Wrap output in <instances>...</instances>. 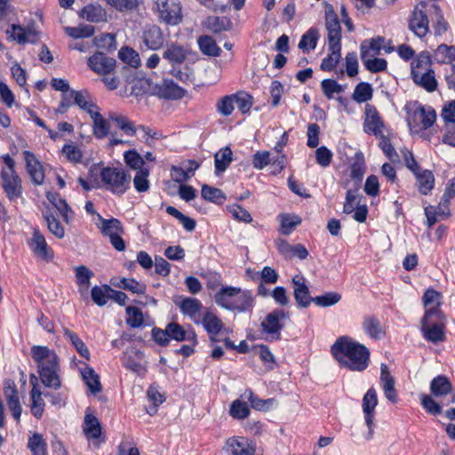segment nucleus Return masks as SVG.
Instances as JSON below:
<instances>
[{
  "label": "nucleus",
  "instance_id": "f257e3e1",
  "mask_svg": "<svg viewBox=\"0 0 455 455\" xmlns=\"http://www.w3.org/2000/svg\"><path fill=\"white\" fill-rule=\"evenodd\" d=\"M331 354L340 365L351 371H363L369 364V349L348 336L337 339L331 346Z\"/></svg>",
  "mask_w": 455,
  "mask_h": 455
},
{
  "label": "nucleus",
  "instance_id": "f03ea898",
  "mask_svg": "<svg viewBox=\"0 0 455 455\" xmlns=\"http://www.w3.org/2000/svg\"><path fill=\"white\" fill-rule=\"evenodd\" d=\"M31 356L36 363L42 383L50 388H60V366L56 352L46 346L35 345L31 347Z\"/></svg>",
  "mask_w": 455,
  "mask_h": 455
},
{
  "label": "nucleus",
  "instance_id": "7ed1b4c3",
  "mask_svg": "<svg viewBox=\"0 0 455 455\" xmlns=\"http://www.w3.org/2000/svg\"><path fill=\"white\" fill-rule=\"evenodd\" d=\"M445 327L446 318L440 308L426 310L421 320V331L426 340L435 344L444 341Z\"/></svg>",
  "mask_w": 455,
  "mask_h": 455
},
{
  "label": "nucleus",
  "instance_id": "20e7f679",
  "mask_svg": "<svg viewBox=\"0 0 455 455\" xmlns=\"http://www.w3.org/2000/svg\"><path fill=\"white\" fill-rule=\"evenodd\" d=\"M102 187L111 193L121 196L129 188L132 177L120 167H104L100 174Z\"/></svg>",
  "mask_w": 455,
  "mask_h": 455
},
{
  "label": "nucleus",
  "instance_id": "39448f33",
  "mask_svg": "<svg viewBox=\"0 0 455 455\" xmlns=\"http://www.w3.org/2000/svg\"><path fill=\"white\" fill-rule=\"evenodd\" d=\"M100 223L97 227L100 229L101 234L104 236H108L110 240L112 246L118 251L125 250V243L121 237L122 234L124 233V228L122 222L116 219H104L98 214Z\"/></svg>",
  "mask_w": 455,
  "mask_h": 455
},
{
  "label": "nucleus",
  "instance_id": "423d86ee",
  "mask_svg": "<svg viewBox=\"0 0 455 455\" xmlns=\"http://www.w3.org/2000/svg\"><path fill=\"white\" fill-rule=\"evenodd\" d=\"M156 9L161 21L177 25L182 20L181 6L177 0H156Z\"/></svg>",
  "mask_w": 455,
  "mask_h": 455
},
{
  "label": "nucleus",
  "instance_id": "0eeeda50",
  "mask_svg": "<svg viewBox=\"0 0 455 455\" xmlns=\"http://www.w3.org/2000/svg\"><path fill=\"white\" fill-rule=\"evenodd\" d=\"M430 391L433 396L443 398L441 403L443 406H449L455 402L451 383L445 376L439 375L434 378L430 383Z\"/></svg>",
  "mask_w": 455,
  "mask_h": 455
},
{
  "label": "nucleus",
  "instance_id": "6e6552de",
  "mask_svg": "<svg viewBox=\"0 0 455 455\" xmlns=\"http://www.w3.org/2000/svg\"><path fill=\"white\" fill-rule=\"evenodd\" d=\"M287 315L283 310L276 309L269 313L261 322L260 326L267 339L270 340H277L280 339V331L283 329L281 321L285 319Z\"/></svg>",
  "mask_w": 455,
  "mask_h": 455
},
{
  "label": "nucleus",
  "instance_id": "1a4fd4ad",
  "mask_svg": "<svg viewBox=\"0 0 455 455\" xmlns=\"http://www.w3.org/2000/svg\"><path fill=\"white\" fill-rule=\"evenodd\" d=\"M428 4L425 1L419 2L413 9L410 20L409 27L414 34L419 37L425 36L428 28V19L426 13V9Z\"/></svg>",
  "mask_w": 455,
  "mask_h": 455
},
{
  "label": "nucleus",
  "instance_id": "9d476101",
  "mask_svg": "<svg viewBox=\"0 0 455 455\" xmlns=\"http://www.w3.org/2000/svg\"><path fill=\"white\" fill-rule=\"evenodd\" d=\"M325 28L328 44H341V27L332 5L325 4Z\"/></svg>",
  "mask_w": 455,
  "mask_h": 455
},
{
  "label": "nucleus",
  "instance_id": "9b49d317",
  "mask_svg": "<svg viewBox=\"0 0 455 455\" xmlns=\"http://www.w3.org/2000/svg\"><path fill=\"white\" fill-rule=\"evenodd\" d=\"M377 404V392L373 387H371L366 392L363 399V411L364 413L365 423L369 428L368 433L365 435L366 440H371L373 436L374 410Z\"/></svg>",
  "mask_w": 455,
  "mask_h": 455
},
{
  "label": "nucleus",
  "instance_id": "f8f14e48",
  "mask_svg": "<svg viewBox=\"0 0 455 455\" xmlns=\"http://www.w3.org/2000/svg\"><path fill=\"white\" fill-rule=\"evenodd\" d=\"M87 64L93 72L102 76L110 75L116 68V61L115 59L97 52L88 59Z\"/></svg>",
  "mask_w": 455,
  "mask_h": 455
},
{
  "label": "nucleus",
  "instance_id": "ddd939ff",
  "mask_svg": "<svg viewBox=\"0 0 455 455\" xmlns=\"http://www.w3.org/2000/svg\"><path fill=\"white\" fill-rule=\"evenodd\" d=\"M33 253L43 260L50 261L53 258V251L48 246L43 234L38 229H34L32 237L28 241Z\"/></svg>",
  "mask_w": 455,
  "mask_h": 455
},
{
  "label": "nucleus",
  "instance_id": "4468645a",
  "mask_svg": "<svg viewBox=\"0 0 455 455\" xmlns=\"http://www.w3.org/2000/svg\"><path fill=\"white\" fill-rule=\"evenodd\" d=\"M226 449L230 455H256L255 446L243 436L228 438L226 442Z\"/></svg>",
  "mask_w": 455,
  "mask_h": 455
},
{
  "label": "nucleus",
  "instance_id": "2eb2a0df",
  "mask_svg": "<svg viewBox=\"0 0 455 455\" xmlns=\"http://www.w3.org/2000/svg\"><path fill=\"white\" fill-rule=\"evenodd\" d=\"M3 188L10 200H15L21 196V180L16 172H1Z\"/></svg>",
  "mask_w": 455,
  "mask_h": 455
},
{
  "label": "nucleus",
  "instance_id": "dca6fc26",
  "mask_svg": "<svg viewBox=\"0 0 455 455\" xmlns=\"http://www.w3.org/2000/svg\"><path fill=\"white\" fill-rule=\"evenodd\" d=\"M291 282L294 286L293 294L296 302L301 307H308L314 298L309 294L305 277L302 275H296L292 277Z\"/></svg>",
  "mask_w": 455,
  "mask_h": 455
},
{
  "label": "nucleus",
  "instance_id": "f3484780",
  "mask_svg": "<svg viewBox=\"0 0 455 455\" xmlns=\"http://www.w3.org/2000/svg\"><path fill=\"white\" fill-rule=\"evenodd\" d=\"M383 128L384 123L376 108L372 105L367 104L365 106L364 131L367 133H372L375 136H379L383 134Z\"/></svg>",
  "mask_w": 455,
  "mask_h": 455
},
{
  "label": "nucleus",
  "instance_id": "a211bd4d",
  "mask_svg": "<svg viewBox=\"0 0 455 455\" xmlns=\"http://www.w3.org/2000/svg\"><path fill=\"white\" fill-rule=\"evenodd\" d=\"M27 172L36 185H41L44 180V172L40 161L28 150L23 152Z\"/></svg>",
  "mask_w": 455,
  "mask_h": 455
},
{
  "label": "nucleus",
  "instance_id": "6ab92c4d",
  "mask_svg": "<svg viewBox=\"0 0 455 455\" xmlns=\"http://www.w3.org/2000/svg\"><path fill=\"white\" fill-rule=\"evenodd\" d=\"M190 53L188 46L172 43L167 44L163 52V58L168 60L172 66L182 64Z\"/></svg>",
  "mask_w": 455,
  "mask_h": 455
},
{
  "label": "nucleus",
  "instance_id": "aec40b11",
  "mask_svg": "<svg viewBox=\"0 0 455 455\" xmlns=\"http://www.w3.org/2000/svg\"><path fill=\"white\" fill-rule=\"evenodd\" d=\"M142 41L149 50L160 49L164 42L161 28L156 25L147 26L142 33Z\"/></svg>",
  "mask_w": 455,
  "mask_h": 455
},
{
  "label": "nucleus",
  "instance_id": "412c9836",
  "mask_svg": "<svg viewBox=\"0 0 455 455\" xmlns=\"http://www.w3.org/2000/svg\"><path fill=\"white\" fill-rule=\"evenodd\" d=\"M436 114L431 107H418L412 113V122L416 126L426 130L433 125Z\"/></svg>",
  "mask_w": 455,
  "mask_h": 455
},
{
  "label": "nucleus",
  "instance_id": "4be33fe9",
  "mask_svg": "<svg viewBox=\"0 0 455 455\" xmlns=\"http://www.w3.org/2000/svg\"><path fill=\"white\" fill-rule=\"evenodd\" d=\"M365 170V160L363 153H355L353 163L350 164V177L354 181V188H360Z\"/></svg>",
  "mask_w": 455,
  "mask_h": 455
},
{
  "label": "nucleus",
  "instance_id": "5701e85b",
  "mask_svg": "<svg viewBox=\"0 0 455 455\" xmlns=\"http://www.w3.org/2000/svg\"><path fill=\"white\" fill-rule=\"evenodd\" d=\"M380 381L384 390L385 396L392 403L397 402L396 391L395 388V379L390 374L387 366L385 363L381 364Z\"/></svg>",
  "mask_w": 455,
  "mask_h": 455
},
{
  "label": "nucleus",
  "instance_id": "b1692460",
  "mask_svg": "<svg viewBox=\"0 0 455 455\" xmlns=\"http://www.w3.org/2000/svg\"><path fill=\"white\" fill-rule=\"evenodd\" d=\"M200 323H202L204 328L211 335V340L216 342L217 339L214 336L220 333L223 328L222 321L213 313L207 311L202 320L200 319Z\"/></svg>",
  "mask_w": 455,
  "mask_h": 455
},
{
  "label": "nucleus",
  "instance_id": "393cba45",
  "mask_svg": "<svg viewBox=\"0 0 455 455\" xmlns=\"http://www.w3.org/2000/svg\"><path fill=\"white\" fill-rule=\"evenodd\" d=\"M238 293H240V288L238 287H221L215 294L214 299L219 306L229 310V305H232Z\"/></svg>",
  "mask_w": 455,
  "mask_h": 455
},
{
  "label": "nucleus",
  "instance_id": "a878e982",
  "mask_svg": "<svg viewBox=\"0 0 455 455\" xmlns=\"http://www.w3.org/2000/svg\"><path fill=\"white\" fill-rule=\"evenodd\" d=\"M158 92L161 97L165 99H180L185 94V91L181 87L168 79H164L158 85Z\"/></svg>",
  "mask_w": 455,
  "mask_h": 455
},
{
  "label": "nucleus",
  "instance_id": "bb28decb",
  "mask_svg": "<svg viewBox=\"0 0 455 455\" xmlns=\"http://www.w3.org/2000/svg\"><path fill=\"white\" fill-rule=\"evenodd\" d=\"M62 331L64 338L70 342V344L74 347L76 352L83 358L89 361L91 358L90 351L86 345L84 344V342L80 339V337L76 332L65 327H63Z\"/></svg>",
  "mask_w": 455,
  "mask_h": 455
},
{
  "label": "nucleus",
  "instance_id": "cd10ccee",
  "mask_svg": "<svg viewBox=\"0 0 455 455\" xmlns=\"http://www.w3.org/2000/svg\"><path fill=\"white\" fill-rule=\"evenodd\" d=\"M83 430L89 440H96L101 435V426L99 419L88 412L84 417Z\"/></svg>",
  "mask_w": 455,
  "mask_h": 455
},
{
  "label": "nucleus",
  "instance_id": "c85d7f7f",
  "mask_svg": "<svg viewBox=\"0 0 455 455\" xmlns=\"http://www.w3.org/2000/svg\"><path fill=\"white\" fill-rule=\"evenodd\" d=\"M70 95L74 99L75 103L90 116L99 109L87 92L71 91Z\"/></svg>",
  "mask_w": 455,
  "mask_h": 455
},
{
  "label": "nucleus",
  "instance_id": "c756f323",
  "mask_svg": "<svg viewBox=\"0 0 455 455\" xmlns=\"http://www.w3.org/2000/svg\"><path fill=\"white\" fill-rule=\"evenodd\" d=\"M46 196L49 202H51L53 206L60 212L63 220L66 223H69L73 218V212L68 205L67 202L55 192H48Z\"/></svg>",
  "mask_w": 455,
  "mask_h": 455
},
{
  "label": "nucleus",
  "instance_id": "7c9ffc66",
  "mask_svg": "<svg viewBox=\"0 0 455 455\" xmlns=\"http://www.w3.org/2000/svg\"><path fill=\"white\" fill-rule=\"evenodd\" d=\"M180 307L182 313L188 315L195 323H200L199 311L202 303L197 299L186 298L181 301Z\"/></svg>",
  "mask_w": 455,
  "mask_h": 455
},
{
  "label": "nucleus",
  "instance_id": "2f4dec72",
  "mask_svg": "<svg viewBox=\"0 0 455 455\" xmlns=\"http://www.w3.org/2000/svg\"><path fill=\"white\" fill-rule=\"evenodd\" d=\"M167 332L170 339L177 341L191 340L196 342V335L194 331H187L181 325L177 323H170L167 324Z\"/></svg>",
  "mask_w": 455,
  "mask_h": 455
},
{
  "label": "nucleus",
  "instance_id": "473e14b6",
  "mask_svg": "<svg viewBox=\"0 0 455 455\" xmlns=\"http://www.w3.org/2000/svg\"><path fill=\"white\" fill-rule=\"evenodd\" d=\"M411 76L416 84L423 87L427 92H434L437 87V82L433 70L421 73L417 71V73Z\"/></svg>",
  "mask_w": 455,
  "mask_h": 455
},
{
  "label": "nucleus",
  "instance_id": "72a5a7b5",
  "mask_svg": "<svg viewBox=\"0 0 455 455\" xmlns=\"http://www.w3.org/2000/svg\"><path fill=\"white\" fill-rule=\"evenodd\" d=\"M329 53L321 63V69L324 71L332 70L341 58V44H328Z\"/></svg>",
  "mask_w": 455,
  "mask_h": 455
},
{
  "label": "nucleus",
  "instance_id": "f704fd0d",
  "mask_svg": "<svg viewBox=\"0 0 455 455\" xmlns=\"http://www.w3.org/2000/svg\"><path fill=\"white\" fill-rule=\"evenodd\" d=\"M383 43L384 38L381 36L363 41L360 46L361 59H364L366 55H379L380 53Z\"/></svg>",
  "mask_w": 455,
  "mask_h": 455
},
{
  "label": "nucleus",
  "instance_id": "c9c22d12",
  "mask_svg": "<svg viewBox=\"0 0 455 455\" xmlns=\"http://www.w3.org/2000/svg\"><path fill=\"white\" fill-rule=\"evenodd\" d=\"M143 359V354L136 350L132 353V355H124L123 358V364L127 369L137 372L139 374L144 373L146 371V365H144L141 361Z\"/></svg>",
  "mask_w": 455,
  "mask_h": 455
},
{
  "label": "nucleus",
  "instance_id": "e433bc0d",
  "mask_svg": "<svg viewBox=\"0 0 455 455\" xmlns=\"http://www.w3.org/2000/svg\"><path fill=\"white\" fill-rule=\"evenodd\" d=\"M76 273V284L81 293L86 292L91 284V278L93 273L86 266H78L74 268Z\"/></svg>",
  "mask_w": 455,
  "mask_h": 455
},
{
  "label": "nucleus",
  "instance_id": "4c0bfd02",
  "mask_svg": "<svg viewBox=\"0 0 455 455\" xmlns=\"http://www.w3.org/2000/svg\"><path fill=\"white\" fill-rule=\"evenodd\" d=\"M82 17L91 22H102L107 20V13L100 5L89 4L83 8Z\"/></svg>",
  "mask_w": 455,
  "mask_h": 455
},
{
  "label": "nucleus",
  "instance_id": "58836bf2",
  "mask_svg": "<svg viewBox=\"0 0 455 455\" xmlns=\"http://www.w3.org/2000/svg\"><path fill=\"white\" fill-rule=\"evenodd\" d=\"M233 160V152L226 147L218 151L214 156L215 172L217 174L227 170Z\"/></svg>",
  "mask_w": 455,
  "mask_h": 455
},
{
  "label": "nucleus",
  "instance_id": "ea45409f",
  "mask_svg": "<svg viewBox=\"0 0 455 455\" xmlns=\"http://www.w3.org/2000/svg\"><path fill=\"white\" fill-rule=\"evenodd\" d=\"M363 328L371 338L375 339H380L385 335L379 321L373 316H367L363 319Z\"/></svg>",
  "mask_w": 455,
  "mask_h": 455
},
{
  "label": "nucleus",
  "instance_id": "a19ab883",
  "mask_svg": "<svg viewBox=\"0 0 455 455\" xmlns=\"http://www.w3.org/2000/svg\"><path fill=\"white\" fill-rule=\"evenodd\" d=\"M253 298L250 291H242L236 294L232 305H229V310L244 312L252 307Z\"/></svg>",
  "mask_w": 455,
  "mask_h": 455
},
{
  "label": "nucleus",
  "instance_id": "79ce46f5",
  "mask_svg": "<svg viewBox=\"0 0 455 455\" xmlns=\"http://www.w3.org/2000/svg\"><path fill=\"white\" fill-rule=\"evenodd\" d=\"M91 117L93 121V134L98 139H103L109 133L108 122L100 115L99 110L92 113Z\"/></svg>",
  "mask_w": 455,
  "mask_h": 455
},
{
  "label": "nucleus",
  "instance_id": "37998d69",
  "mask_svg": "<svg viewBox=\"0 0 455 455\" xmlns=\"http://www.w3.org/2000/svg\"><path fill=\"white\" fill-rule=\"evenodd\" d=\"M81 374L87 387L92 394H97L101 391L100 377L92 367H85L81 371Z\"/></svg>",
  "mask_w": 455,
  "mask_h": 455
},
{
  "label": "nucleus",
  "instance_id": "c03bdc74",
  "mask_svg": "<svg viewBox=\"0 0 455 455\" xmlns=\"http://www.w3.org/2000/svg\"><path fill=\"white\" fill-rule=\"evenodd\" d=\"M243 400H247L251 403V405L253 409L258 411H267L272 406L275 400L273 398L262 400L257 397L251 389L245 390V392L241 395Z\"/></svg>",
  "mask_w": 455,
  "mask_h": 455
},
{
  "label": "nucleus",
  "instance_id": "a18cd8bd",
  "mask_svg": "<svg viewBox=\"0 0 455 455\" xmlns=\"http://www.w3.org/2000/svg\"><path fill=\"white\" fill-rule=\"evenodd\" d=\"M200 50L204 54L217 57L220 54V48L210 36H202L197 40Z\"/></svg>",
  "mask_w": 455,
  "mask_h": 455
},
{
  "label": "nucleus",
  "instance_id": "49530a36",
  "mask_svg": "<svg viewBox=\"0 0 455 455\" xmlns=\"http://www.w3.org/2000/svg\"><path fill=\"white\" fill-rule=\"evenodd\" d=\"M279 231L284 235H289L301 223V219L297 215L281 214L279 215Z\"/></svg>",
  "mask_w": 455,
  "mask_h": 455
},
{
  "label": "nucleus",
  "instance_id": "de8ad7c7",
  "mask_svg": "<svg viewBox=\"0 0 455 455\" xmlns=\"http://www.w3.org/2000/svg\"><path fill=\"white\" fill-rule=\"evenodd\" d=\"M113 285L129 291L135 294H144L146 291V284L133 278H121L119 283H112Z\"/></svg>",
  "mask_w": 455,
  "mask_h": 455
},
{
  "label": "nucleus",
  "instance_id": "09e8293b",
  "mask_svg": "<svg viewBox=\"0 0 455 455\" xmlns=\"http://www.w3.org/2000/svg\"><path fill=\"white\" fill-rule=\"evenodd\" d=\"M416 177L419 192L423 195L428 194L434 188L435 178L433 173L426 170L419 172Z\"/></svg>",
  "mask_w": 455,
  "mask_h": 455
},
{
  "label": "nucleus",
  "instance_id": "8fccbe9b",
  "mask_svg": "<svg viewBox=\"0 0 455 455\" xmlns=\"http://www.w3.org/2000/svg\"><path fill=\"white\" fill-rule=\"evenodd\" d=\"M111 291L112 289L108 285L94 286L91 291L92 299L95 304L102 307L110 299Z\"/></svg>",
  "mask_w": 455,
  "mask_h": 455
},
{
  "label": "nucleus",
  "instance_id": "3c124183",
  "mask_svg": "<svg viewBox=\"0 0 455 455\" xmlns=\"http://www.w3.org/2000/svg\"><path fill=\"white\" fill-rule=\"evenodd\" d=\"M358 188H349L346 194V200L343 205V212L351 214L360 205V197L358 196Z\"/></svg>",
  "mask_w": 455,
  "mask_h": 455
},
{
  "label": "nucleus",
  "instance_id": "603ef678",
  "mask_svg": "<svg viewBox=\"0 0 455 455\" xmlns=\"http://www.w3.org/2000/svg\"><path fill=\"white\" fill-rule=\"evenodd\" d=\"M235 95H226L220 98L216 103V109L222 116H230L235 110Z\"/></svg>",
  "mask_w": 455,
  "mask_h": 455
},
{
  "label": "nucleus",
  "instance_id": "864d4df0",
  "mask_svg": "<svg viewBox=\"0 0 455 455\" xmlns=\"http://www.w3.org/2000/svg\"><path fill=\"white\" fill-rule=\"evenodd\" d=\"M31 412L32 414L39 419L42 417L44 408V402L42 398V392L36 387H32L31 390Z\"/></svg>",
  "mask_w": 455,
  "mask_h": 455
},
{
  "label": "nucleus",
  "instance_id": "5fc2aeb1",
  "mask_svg": "<svg viewBox=\"0 0 455 455\" xmlns=\"http://www.w3.org/2000/svg\"><path fill=\"white\" fill-rule=\"evenodd\" d=\"M372 98V88L368 83H360L356 85L354 93L353 100L358 103H363L370 100Z\"/></svg>",
  "mask_w": 455,
  "mask_h": 455
},
{
  "label": "nucleus",
  "instance_id": "6e6d98bb",
  "mask_svg": "<svg viewBox=\"0 0 455 455\" xmlns=\"http://www.w3.org/2000/svg\"><path fill=\"white\" fill-rule=\"evenodd\" d=\"M431 65V59L427 52H421L411 62V76H414L417 71L424 72L429 71Z\"/></svg>",
  "mask_w": 455,
  "mask_h": 455
},
{
  "label": "nucleus",
  "instance_id": "4d7b16f0",
  "mask_svg": "<svg viewBox=\"0 0 455 455\" xmlns=\"http://www.w3.org/2000/svg\"><path fill=\"white\" fill-rule=\"evenodd\" d=\"M230 415L236 419H244L250 414V409L245 401L235 400L229 409Z\"/></svg>",
  "mask_w": 455,
  "mask_h": 455
},
{
  "label": "nucleus",
  "instance_id": "13d9d810",
  "mask_svg": "<svg viewBox=\"0 0 455 455\" xmlns=\"http://www.w3.org/2000/svg\"><path fill=\"white\" fill-rule=\"evenodd\" d=\"M109 119L114 121L117 127L126 134L132 136L136 133L134 124L125 116L111 114Z\"/></svg>",
  "mask_w": 455,
  "mask_h": 455
},
{
  "label": "nucleus",
  "instance_id": "bf43d9fd",
  "mask_svg": "<svg viewBox=\"0 0 455 455\" xmlns=\"http://www.w3.org/2000/svg\"><path fill=\"white\" fill-rule=\"evenodd\" d=\"M119 58L131 67L138 68L140 64V58L137 52L129 47H123L118 52Z\"/></svg>",
  "mask_w": 455,
  "mask_h": 455
},
{
  "label": "nucleus",
  "instance_id": "052dcab7",
  "mask_svg": "<svg viewBox=\"0 0 455 455\" xmlns=\"http://www.w3.org/2000/svg\"><path fill=\"white\" fill-rule=\"evenodd\" d=\"M364 67L371 73L384 71L387 68V61L384 59L375 58V56H365L362 59Z\"/></svg>",
  "mask_w": 455,
  "mask_h": 455
},
{
  "label": "nucleus",
  "instance_id": "680f3d73",
  "mask_svg": "<svg viewBox=\"0 0 455 455\" xmlns=\"http://www.w3.org/2000/svg\"><path fill=\"white\" fill-rule=\"evenodd\" d=\"M318 31L315 28H310L304 34L299 41V47L304 51L315 49L318 40Z\"/></svg>",
  "mask_w": 455,
  "mask_h": 455
},
{
  "label": "nucleus",
  "instance_id": "e2e57ef3",
  "mask_svg": "<svg viewBox=\"0 0 455 455\" xmlns=\"http://www.w3.org/2000/svg\"><path fill=\"white\" fill-rule=\"evenodd\" d=\"M227 24H229V21L227 20L225 18H220L217 16H211L208 17L204 21V26L215 33L220 32L222 30H227L228 27Z\"/></svg>",
  "mask_w": 455,
  "mask_h": 455
},
{
  "label": "nucleus",
  "instance_id": "0e129e2a",
  "mask_svg": "<svg viewBox=\"0 0 455 455\" xmlns=\"http://www.w3.org/2000/svg\"><path fill=\"white\" fill-rule=\"evenodd\" d=\"M201 194L205 200L213 203H222L226 198L220 189L210 187L206 184L202 186Z\"/></svg>",
  "mask_w": 455,
  "mask_h": 455
},
{
  "label": "nucleus",
  "instance_id": "69168bd1",
  "mask_svg": "<svg viewBox=\"0 0 455 455\" xmlns=\"http://www.w3.org/2000/svg\"><path fill=\"white\" fill-rule=\"evenodd\" d=\"M441 294L434 289H427L423 297L422 301L427 309L439 308L441 305Z\"/></svg>",
  "mask_w": 455,
  "mask_h": 455
},
{
  "label": "nucleus",
  "instance_id": "338daca9",
  "mask_svg": "<svg viewBox=\"0 0 455 455\" xmlns=\"http://www.w3.org/2000/svg\"><path fill=\"white\" fill-rule=\"evenodd\" d=\"M455 196V178L450 180L446 185L445 191L442 196V199L439 203V208H443V210L442 213H445V211H449V204L451 199Z\"/></svg>",
  "mask_w": 455,
  "mask_h": 455
},
{
  "label": "nucleus",
  "instance_id": "774afa93",
  "mask_svg": "<svg viewBox=\"0 0 455 455\" xmlns=\"http://www.w3.org/2000/svg\"><path fill=\"white\" fill-rule=\"evenodd\" d=\"M436 59L443 63L455 60V47L441 44L435 51Z\"/></svg>",
  "mask_w": 455,
  "mask_h": 455
}]
</instances>
